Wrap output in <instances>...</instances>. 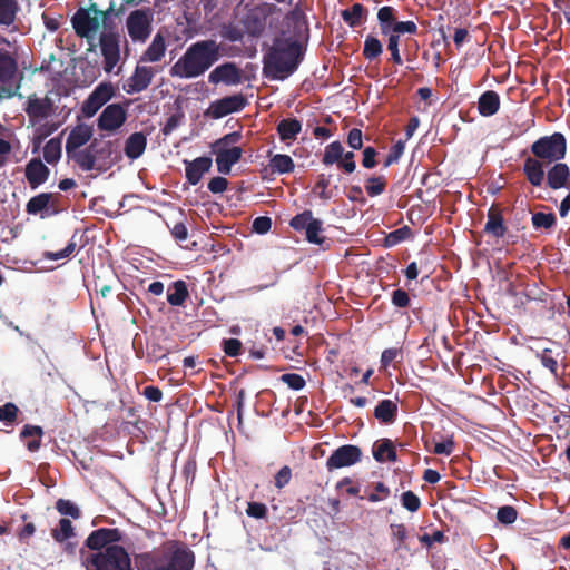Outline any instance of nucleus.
<instances>
[{
    "instance_id": "1",
    "label": "nucleus",
    "mask_w": 570,
    "mask_h": 570,
    "mask_svg": "<svg viewBox=\"0 0 570 570\" xmlns=\"http://www.w3.org/2000/svg\"><path fill=\"white\" fill-rule=\"evenodd\" d=\"M284 21L292 27V35L285 37L286 32L282 31L275 37L263 59V73L272 80H284L293 75L304 56L299 41L303 32L308 31L304 12L295 8L285 14Z\"/></svg>"
},
{
    "instance_id": "2",
    "label": "nucleus",
    "mask_w": 570,
    "mask_h": 570,
    "mask_svg": "<svg viewBox=\"0 0 570 570\" xmlns=\"http://www.w3.org/2000/svg\"><path fill=\"white\" fill-rule=\"evenodd\" d=\"M530 150L532 156L524 159L523 175L531 186L541 187L546 166L564 159L567 139L562 132L542 136L532 142Z\"/></svg>"
},
{
    "instance_id": "3",
    "label": "nucleus",
    "mask_w": 570,
    "mask_h": 570,
    "mask_svg": "<svg viewBox=\"0 0 570 570\" xmlns=\"http://www.w3.org/2000/svg\"><path fill=\"white\" fill-rule=\"evenodd\" d=\"M138 570H193L195 554L189 547L178 540H168L153 551L136 554Z\"/></svg>"
},
{
    "instance_id": "4",
    "label": "nucleus",
    "mask_w": 570,
    "mask_h": 570,
    "mask_svg": "<svg viewBox=\"0 0 570 570\" xmlns=\"http://www.w3.org/2000/svg\"><path fill=\"white\" fill-rule=\"evenodd\" d=\"M220 47L213 39L191 43L170 68V76L184 79L197 78L220 59Z\"/></svg>"
},
{
    "instance_id": "5",
    "label": "nucleus",
    "mask_w": 570,
    "mask_h": 570,
    "mask_svg": "<svg viewBox=\"0 0 570 570\" xmlns=\"http://www.w3.org/2000/svg\"><path fill=\"white\" fill-rule=\"evenodd\" d=\"M81 562L86 570H134L129 553L119 544L101 552H81Z\"/></svg>"
},
{
    "instance_id": "6",
    "label": "nucleus",
    "mask_w": 570,
    "mask_h": 570,
    "mask_svg": "<svg viewBox=\"0 0 570 570\" xmlns=\"http://www.w3.org/2000/svg\"><path fill=\"white\" fill-rule=\"evenodd\" d=\"M154 11L150 8L136 9L126 19L128 36L134 42L144 43L153 31Z\"/></svg>"
},
{
    "instance_id": "7",
    "label": "nucleus",
    "mask_w": 570,
    "mask_h": 570,
    "mask_svg": "<svg viewBox=\"0 0 570 570\" xmlns=\"http://www.w3.org/2000/svg\"><path fill=\"white\" fill-rule=\"evenodd\" d=\"M17 72V59L11 52L0 49V99L14 96L18 89V86H16Z\"/></svg>"
},
{
    "instance_id": "8",
    "label": "nucleus",
    "mask_w": 570,
    "mask_h": 570,
    "mask_svg": "<svg viewBox=\"0 0 570 570\" xmlns=\"http://www.w3.org/2000/svg\"><path fill=\"white\" fill-rule=\"evenodd\" d=\"M248 101L243 94L223 97L210 102L205 116L212 119H220L229 114L242 111Z\"/></svg>"
},
{
    "instance_id": "9",
    "label": "nucleus",
    "mask_w": 570,
    "mask_h": 570,
    "mask_svg": "<svg viewBox=\"0 0 570 570\" xmlns=\"http://www.w3.org/2000/svg\"><path fill=\"white\" fill-rule=\"evenodd\" d=\"M115 96L111 82L99 83L81 106V112L86 118L94 117L98 110Z\"/></svg>"
},
{
    "instance_id": "10",
    "label": "nucleus",
    "mask_w": 570,
    "mask_h": 570,
    "mask_svg": "<svg viewBox=\"0 0 570 570\" xmlns=\"http://www.w3.org/2000/svg\"><path fill=\"white\" fill-rule=\"evenodd\" d=\"M362 459V450L357 445L344 444L338 446L327 458L326 469L331 472L337 469L352 466Z\"/></svg>"
},
{
    "instance_id": "11",
    "label": "nucleus",
    "mask_w": 570,
    "mask_h": 570,
    "mask_svg": "<svg viewBox=\"0 0 570 570\" xmlns=\"http://www.w3.org/2000/svg\"><path fill=\"white\" fill-rule=\"evenodd\" d=\"M127 120V111L120 104L108 105L97 119V127L101 131L115 132Z\"/></svg>"
},
{
    "instance_id": "12",
    "label": "nucleus",
    "mask_w": 570,
    "mask_h": 570,
    "mask_svg": "<svg viewBox=\"0 0 570 570\" xmlns=\"http://www.w3.org/2000/svg\"><path fill=\"white\" fill-rule=\"evenodd\" d=\"M100 49L104 57V70L110 73L120 60L119 35L115 32L101 33Z\"/></svg>"
},
{
    "instance_id": "13",
    "label": "nucleus",
    "mask_w": 570,
    "mask_h": 570,
    "mask_svg": "<svg viewBox=\"0 0 570 570\" xmlns=\"http://www.w3.org/2000/svg\"><path fill=\"white\" fill-rule=\"evenodd\" d=\"M26 212L29 215L41 214V218H45L60 213V207L51 193H40L28 200Z\"/></svg>"
},
{
    "instance_id": "14",
    "label": "nucleus",
    "mask_w": 570,
    "mask_h": 570,
    "mask_svg": "<svg viewBox=\"0 0 570 570\" xmlns=\"http://www.w3.org/2000/svg\"><path fill=\"white\" fill-rule=\"evenodd\" d=\"M121 541V532L117 528H100L92 531L86 539V547L90 552H101L109 546Z\"/></svg>"
},
{
    "instance_id": "15",
    "label": "nucleus",
    "mask_w": 570,
    "mask_h": 570,
    "mask_svg": "<svg viewBox=\"0 0 570 570\" xmlns=\"http://www.w3.org/2000/svg\"><path fill=\"white\" fill-rule=\"evenodd\" d=\"M101 20L99 16L94 17L89 10L80 8L73 14L71 23L78 37L90 40L98 31Z\"/></svg>"
},
{
    "instance_id": "16",
    "label": "nucleus",
    "mask_w": 570,
    "mask_h": 570,
    "mask_svg": "<svg viewBox=\"0 0 570 570\" xmlns=\"http://www.w3.org/2000/svg\"><path fill=\"white\" fill-rule=\"evenodd\" d=\"M544 170V181L549 189H568L570 188V167L568 164L560 161L552 163Z\"/></svg>"
},
{
    "instance_id": "17",
    "label": "nucleus",
    "mask_w": 570,
    "mask_h": 570,
    "mask_svg": "<svg viewBox=\"0 0 570 570\" xmlns=\"http://www.w3.org/2000/svg\"><path fill=\"white\" fill-rule=\"evenodd\" d=\"M243 80V71L235 62H224L214 68L208 76V81L214 85L237 86Z\"/></svg>"
},
{
    "instance_id": "18",
    "label": "nucleus",
    "mask_w": 570,
    "mask_h": 570,
    "mask_svg": "<svg viewBox=\"0 0 570 570\" xmlns=\"http://www.w3.org/2000/svg\"><path fill=\"white\" fill-rule=\"evenodd\" d=\"M30 121L36 124L39 120L48 118L53 111V102L50 98H38L32 95L28 98L27 106L24 108Z\"/></svg>"
},
{
    "instance_id": "19",
    "label": "nucleus",
    "mask_w": 570,
    "mask_h": 570,
    "mask_svg": "<svg viewBox=\"0 0 570 570\" xmlns=\"http://www.w3.org/2000/svg\"><path fill=\"white\" fill-rule=\"evenodd\" d=\"M213 153L216 155V166L218 173L228 175L232 167L237 164L243 155V149L237 146L230 148L213 147Z\"/></svg>"
},
{
    "instance_id": "20",
    "label": "nucleus",
    "mask_w": 570,
    "mask_h": 570,
    "mask_svg": "<svg viewBox=\"0 0 570 570\" xmlns=\"http://www.w3.org/2000/svg\"><path fill=\"white\" fill-rule=\"evenodd\" d=\"M24 175L29 186L36 189L48 180L50 169L41 159L32 158L26 165Z\"/></svg>"
},
{
    "instance_id": "21",
    "label": "nucleus",
    "mask_w": 570,
    "mask_h": 570,
    "mask_svg": "<svg viewBox=\"0 0 570 570\" xmlns=\"http://www.w3.org/2000/svg\"><path fill=\"white\" fill-rule=\"evenodd\" d=\"M91 151H94L95 160L97 164V170L106 171L114 165L112 159V142L101 141L95 138L91 142Z\"/></svg>"
},
{
    "instance_id": "22",
    "label": "nucleus",
    "mask_w": 570,
    "mask_h": 570,
    "mask_svg": "<svg viewBox=\"0 0 570 570\" xmlns=\"http://www.w3.org/2000/svg\"><path fill=\"white\" fill-rule=\"evenodd\" d=\"M154 78V71L150 67L137 66L132 76L128 80L126 91L137 94L146 90Z\"/></svg>"
},
{
    "instance_id": "23",
    "label": "nucleus",
    "mask_w": 570,
    "mask_h": 570,
    "mask_svg": "<svg viewBox=\"0 0 570 570\" xmlns=\"http://www.w3.org/2000/svg\"><path fill=\"white\" fill-rule=\"evenodd\" d=\"M92 134V128L85 124L78 125L75 128H72L66 141V153L71 154L80 149L88 141L91 140Z\"/></svg>"
},
{
    "instance_id": "24",
    "label": "nucleus",
    "mask_w": 570,
    "mask_h": 570,
    "mask_svg": "<svg viewBox=\"0 0 570 570\" xmlns=\"http://www.w3.org/2000/svg\"><path fill=\"white\" fill-rule=\"evenodd\" d=\"M186 179L190 185H197L204 174L208 173L212 168L213 161L210 157L203 156L191 161H185Z\"/></svg>"
},
{
    "instance_id": "25",
    "label": "nucleus",
    "mask_w": 570,
    "mask_h": 570,
    "mask_svg": "<svg viewBox=\"0 0 570 570\" xmlns=\"http://www.w3.org/2000/svg\"><path fill=\"white\" fill-rule=\"evenodd\" d=\"M166 36L160 29L154 36L147 49L142 52L140 60L145 62H158L166 53Z\"/></svg>"
},
{
    "instance_id": "26",
    "label": "nucleus",
    "mask_w": 570,
    "mask_h": 570,
    "mask_svg": "<svg viewBox=\"0 0 570 570\" xmlns=\"http://www.w3.org/2000/svg\"><path fill=\"white\" fill-rule=\"evenodd\" d=\"M266 20L267 14L262 11L253 10L248 12L243 19L246 33L254 38H259L265 31Z\"/></svg>"
},
{
    "instance_id": "27",
    "label": "nucleus",
    "mask_w": 570,
    "mask_h": 570,
    "mask_svg": "<svg viewBox=\"0 0 570 570\" xmlns=\"http://www.w3.org/2000/svg\"><path fill=\"white\" fill-rule=\"evenodd\" d=\"M487 216L488 220L484 225V232L495 238L503 237L508 228L504 224L501 210L495 206H491Z\"/></svg>"
},
{
    "instance_id": "28",
    "label": "nucleus",
    "mask_w": 570,
    "mask_h": 570,
    "mask_svg": "<svg viewBox=\"0 0 570 570\" xmlns=\"http://www.w3.org/2000/svg\"><path fill=\"white\" fill-rule=\"evenodd\" d=\"M372 453L375 461L380 463L395 462L397 460L394 443L386 438L380 439L374 443Z\"/></svg>"
},
{
    "instance_id": "29",
    "label": "nucleus",
    "mask_w": 570,
    "mask_h": 570,
    "mask_svg": "<svg viewBox=\"0 0 570 570\" xmlns=\"http://www.w3.org/2000/svg\"><path fill=\"white\" fill-rule=\"evenodd\" d=\"M500 109V96L494 90L484 91L478 100L479 114L483 117H491Z\"/></svg>"
},
{
    "instance_id": "30",
    "label": "nucleus",
    "mask_w": 570,
    "mask_h": 570,
    "mask_svg": "<svg viewBox=\"0 0 570 570\" xmlns=\"http://www.w3.org/2000/svg\"><path fill=\"white\" fill-rule=\"evenodd\" d=\"M146 147V135L142 132H134L126 139L124 151L129 159L135 160L145 153Z\"/></svg>"
},
{
    "instance_id": "31",
    "label": "nucleus",
    "mask_w": 570,
    "mask_h": 570,
    "mask_svg": "<svg viewBox=\"0 0 570 570\" xmlns=\"http://www.w3.org/2000/svg\"><path fill=\"white\" fill-rule=\"evenodd\" d=\"M374 416L383 424H392L397 416V404L389 399L380 401L374 409Z\"/></svg>"
},
{
    "instance_id": "32",
    "label": "nucleus",
    "mask_w": 570,
    "mask_h": 570,
    "mask_svg": "<svg viewBox=\"0 0 570 570\" xmlns=\"http://www.w3.org/2000/svg\"><path fill=\"white\" fill-rule=\"evenodd\" d=\"M276 129L282 141H292L302 131V122L297 118H285L278 122Z\"/></svg>"
},
{
    "instance_id": "33",
    "label": "nucleus",
    "mask_w": 570,
    "mask_h": 570,
    "mask_svg": "<svg viewBox=\"0 0 570 570\" xmlns=\"http://www.w3.org/2000/svg\"><path fill=\"white\" fill-rule=\"evenodd\" d=\"M377 21L382 35L392 33V28L397 22V11L391 6H384L377 11Z\"/></svg>"
},
{
    "instance_id": "34",
    "label": "nucleus",
    "mask_w": 570,
    "mask_h": 570,
    "mask_svg": "<svg viewBox=\"0 0 570 570\" xmlns=\"http://www.w3.org/2000/svg\"><path fill=\"white\" fill-rule=\"evenodd\" d=\"M67 156L69 159L73 160L83 171L97 169V164L90 145L85 149H78L77 151L67 154Z\"/></svg>"
},
{
    "instance_id": "35",
    "label": "nucleus",
    "mask_w": 570,
    "mask_h": 570,
    "mask_svg": "<svg viewBox=\"0 0 570 570\" xmlns=\"http://www.w3.org/2000/svg\"><path fill=\"white\" fill-rule=\"evenodd\" d=\"M189 293L184 281H176L167 289V302L171 306H181L188 298Z\"/></svg>"
},
{
    "instance_id": "36",
    "label": "nucleus",
    "mask_w": 570,
    "mask_h": 570,
    "mask_svg": "<svg viewBox=\"0 0 570 570\" xmlns=\"http://www.w3.org/2000/svg\"><path fill=\"white\" fill-rule=\"evenodd\" d=\"M367 10L361 3H354L341 12L343 21L351 28L358 27L366 19Z\"/></svg>"
},
{
    "instance_id": "37",
    "label": "nucleus",
    "mask_w": 570,
    "mask_h": 570,
    "mask_svg": "<svg viewBox=\"0 0 570 570\" xmlns=\"http://www.w3.org/2000/svg\"><path fill=\"white\" fill-rule=\"evenodd\" d=\"M18 10L17 0H0V26H11L16 21Z\"/></svg>"
},
{
    "instance_id": "38",
    "label": "nucleus",
    "mask_w": 570,
    "mask_h": 570,
    "mask_svg": "<svg viewBox=\"0 0 570 570\" xmlns=\"http://www.w3.org/2000/svg\"><path fill=\"white\" fill-rule=\"evenodd\" d=\"M272 173L289 174L294 170L295 165L291 156L285 154H276L269 160Z\"/></svg>"
},
{
    "instance_id": "39",
    "label": "nucleus",
    "mask_w": 570,
    "mask_h": 570,
    "mask_svg": "<svg viewBox=\"0 0 570 570\" xmlns=\"http://www.w3.org/2000/svg\"><path fill=\"white\" fill-rule=\"evenodd\" d=\"M61 145V135L47 141L43 147V159L46 163L55 165L59 161L62 150Z\"/></svg>"
},
{
    "instance_id": "40",
    "label": "nucleus",
    "mask_w": 570,
    "mask_h": 570,
    "mask_svg": "<svg viewBox=\"0 0 570 570\" xmlns=\"http://www.w3.org/2000/svg\"><path fill=\"white\" fill-rule=\"evenodd\" d=\"M42 434H43V430L41 426L26 424L20 433V438L27 439L30 436H36V439H33L27 443V449L30 452H36L40 449Z\"/></svg>"
},
{
    "instance_id": "41",
    "label": "nucleus",
    "mask_w": 570,
    "mask_h": 570,
    "mask_svg": "<svg viewBox=\"0 0 570 570\" xmlns=\"http://www.w3.org/2000/svg\"><path fill=\"white\" fill-rule=\"evenodd\" d=\"M343 153H344V148H343L342 144L337 140L333 141L325 147L322 163L325 166H331L333 164L338 165L341 158L343 157Z\"/></svg>"
},
{
    "instance_id": "42",
    "label": "nucleus",
    "mask_w": 570,
    "mask_h": 570,
    "mask_svg": "<svg viewBox=\"0 0 570 570\" xmlns=\"http://www.w3.org/2000/svg\"><path fill=\"white\" fill-rule=\"evenodd\" d=\"M382 52L383 46L381 41L376 37L368 35L364 41L363 57L372 61L379 58Z\"/></svg>"
},
{
    "instance_id": "43",
    "label": "nucleus",
    "mask_w": 570,
    "mask_h": 570,
    "mask_svg": "<svg viewBox=\"0 0 570 570\" xmlns=\"http://www.w3.org/2000/svg\"><path fill=\"white\" fill-rule=\"evenodd\" d=\"M52 538L57 542H63L75 535V529L69 519L62 518L59 521V527L52 529L51 531Z\"/></svg>"
},
{
    "instance_id": "44",
    "label": "nucleus",
    "mask_w": 570,
    "mask_h": 570,
    "mask_svg": "<svg viewBox=\"0 0 570 570\" xmlns=\"http://www.w3.org/2000/svg\"><path fill=\"white\" fill-rule=\"evenodd\" d=\"M532 226L534 229H551L557 224V217L553 213L538 212L532 215Z\"/></svg>"
},
{
    "instance_id": "45",
    "label": "nucleus",
    "mask_w": 570,
    "mask_h": 570,
    "mask_svg": "<svg viewBox=\"0 0 570 570\" xmlns=\"http://www.w3.org/2000/svg\"><path fill=\"white\" fill-rule=\"evenodd\" d=\"M386 185L385 176H371L366 179L365 190L370 197H375L385 191Z\"/></svg>"
},
{
    "instance_id": "46",
    "label": "nucleus",
    "mask_w": 570,
    "mask_h": 570,
    "mask_svg": "<svg viewBox=\"0 0 570 570\" xmlns=\"http://www.w3.org/2000/svg\"><path fill=\"white\" fill-rule=\"evenodd\" d=\"M76 236H77V232L72 235L70 242L63 249L58 250V252H45L43 257L47 259H50V261H59L62 258L70 257L71 255H73L76 247H77V243L75 240Z\"/></svg>"
},
{
    "instance_id": "47",
    "label": "nucleus",
    "mask_w": 570,
    "mask_h": 570,
    "mask_svg": "<svg viewBox=\"0 0 570 570\" xmlns=\"http://www.w3.org/2000/svg\"><path fill=\"white\" fill-rule=\"evenodd\" d=\"M315 219L311 210H304L291 219L289 226L297 232L306 230Z\"/></svg>"
},
{
    "instance_id": "48",
    "label": "nucleus",
    "mask_w": 570,
    "mask_h": 570,
    "mask_svg": "<svg viewBox=\"0 0 570 570\" xmlns=\"http://www.w3.org/2000/svg\"><path fill=\"white\" fill-rule=\"evenodd\" d=\"M18 413V406L12 402H8L0 406V422H3L6 425H11L16 422Z\"/></svg>"
},
{
    "instance_id": "49",
    "label": "nucleus",
    "mask_w": 570,
    "mask_h": 570,
    "mask_svg": "<svg viewBox=\"0 0 570 570\" xmlns=\"http://www.w3.org/2000/svg\"><path fill=\"white\" fill-rule=\"evenodd\" d=\"M56 509L61 515H69L73 519H79L81 515L79 508L70 500L59 499L56 502Z\"/></svg>"
},
{
    "instance_id": "50",
    "label": "nucleus",
    "mask_w": 570,
    "mask_h": 570,
    "mask_svg": "<svg viewBox=\"0 0 570 570\" xmlns=\"http://www.w3.org/2000/svg\"><path fill=\"white\" fill-rule=\"evenodd\" d=\"M410 235H411L410 227L403 226L401 228H397V229L391 232L385 237V240H384L385 246L393 247V246L400 244L401 242L405 240L406 238H409Z\"/></svg>"
},
{
    "instance_id": "51",
    "label": "nucleus",
    "mask_w": 570,
    "mask_h": 570,
    "mask_svg": "<svg viewBox=\"0 0 570 570\" xmlns=\"http://www.w3.org/2000/svg\"><path fill=\"white\" fill-rule=\"evenodd\" d=\"M322 222L320 219L312 220L309 227L305 230L306 239L308 243L322 245L324 237L321 236Z\"/></svg>"
},
{
    "instance_id": "52",
    "label": "nucleus",
    "mask_w": 570,
    "mask_h": 570,
    "mask_svg": "<svg viewBox=\"0 0 570 570\" xmlns=\"http://www.w3.org/2000/svg\"><path fill=\"white\" fill-rule=\"evenodd\" d=\"M405 142L403 140L396 141L390 149L387 156L383 161V167L387 168L391 165L397 163L404 153Z\"/></svg>"
},
{
    "instance_id": "53",
    "label": "nucleus",
    "mask_w": 570,
    "mask_h": 570,
    "mask_svg": "<svg viewBox=\"0 0 570 570\" xmlns=\"http://www.w3.org/2000/svg\"><path fill=\"white\" fill-rule=\"evenodd\" d=\"M279 380L294 391H301L306 385L305 379L296 373L283 374Z\"/></svg>"
},
{
    "instance_id": "54",
    "label": "nucleus",
    "mask_w": 570,
    "mask_h": 570,
    "mask_svg": "<svg viewBox=\"0 0 570 570\" xmlns=\"http://www.w3.org/2000/svg\"><path fill=\"white\" fill-rule=\"evenodd\" d=\"M401 503L410 512H416L421 507L420 498L411 490L402 493Z\"/></svg>"
},
{
    "instance_id": "55",
    "label": "nucleus",
    "mask_w": 570,
    "mask_h": 570,
    "mask_svg": "<svg viewBox=\"0 0 570 570\" xmlns=\"http://www.w3.org/2000/svg\"><path fill=\"white\" fill-rule=\"evenodd\" d=\"M518 518V512L512 505H503L498 509L497 519L502 524H512Z\"/></svg>"
},
{
    "instance_id": "56",
    "label": "nucleus",
    "mask_w": 570,
    "mask_h": 570,
    "mask_svg": "<svg viewBox=\"0 0 570 570\" xmlns=\"http://www.w3.org/2000/svg\"><path fill=\"white\" fill-rule=\"evenodd\" d=\"M387 36V50L391 52V59L395 65H402L403 60L399 50V35L390 33Z\"/></svg>"
},
{
    "instance_id": "57",
    "label": "nucleus",
    "mask_w": 570,
    "mask_h": 570,
    "mask_svg": "<svg viewBox=\"0 0 570 570\" xmlns=\"http://www.w3.org/2000/svg\"><path fill=\"white\" fill-rule=\"evenodd\" d=\"M330 186V177H326L324 174L318 175V179L313 188L314 193H317L318 197L323 200H328L332 197V194L328 191Z\"/></svg>"
},
{
    "instance_id": "58",
    "label": "nucleus",
    "mask_w": 570,
    "mask_h": 570,
    "mask_svg": "<svg viewBox=\"0 0 570 570\" xmlns=\"http://www.w3.org/2000/svg\"><path fill=\"white\" fill-rule=\"evenodd\" d=\"M392 537L397 541L395 546V550H401L405 548V540L407 538V530L403 523L400 524H391Z\"/></svg>"
},
{
    "instance_id": "59",
    "label": "nucleus",
    "mask_w": 570,
    "mask_h": 570,
    "mask_svg": "<svg viewBox=\"0 0 570 570\" xmlns=\"http://www.w3.org/2000/svg\"><path fill=\"white\" fill-rule=\"evenodd\" d=\"M455 449V442L453 440V436H448L445 440L441 442H435L433 448L434 454H443V455H451Z\"/></svg>"
},
{
    "instance_id": "60",
    "label": "nucleus",
    "mask_w": 570,
    "mask_h": 570,
    "mask_svg": "<svg viewBox=\"0 0 570 570\" xmlns=\"http://www.w3.org/2000/svg\"><path fill=\"white\" fill-rule=\"evenodd\" d=\"M338 169L343 170L345 174H352L356 169L355 155L353 151H344L343 157L341 158L338 165Z\"/></svg>"
},
{
    "instance_id": "61",
    "label": "nucleus",
    "mask_w": 570,
    "mask_h": 570,
    "mask_svg": "<svg viewBox=\"0 0 570 570\" xmlns=\"http://www.w3.org/2000/svg\"><path fill=\"white\" fill-rule=\"evenodd\" d=\"M242 139L240 131H233L229 134H226L222 138L217 139L213 147L217 148H230L232 145L237 144Z\"/></svg>"
},
{
    "instance_id": "62",
    "label": "nucleus",
    "mask_w": 570,
    "mask_h": 570,
    "mask_svg": "<svg viewBox=\"0 0 570 570\" xmlns=\"http://www.w3.org/2000/svg\"><path fill=\"white\" fill-rule=\"evenodd\" d=\"M541 364L548 368L551 373L556 374L558 368V361L554 358L552 350L544 348L539 355Z\"/></svg>"
},
{
    "instance_id": "63",
    "label": "nucleus",
    "mask_w": 570,
    "mask_h": 570,
    "mask_svg": "<svg viewBox=\"0 0 570 570\" xmlns=\"http://www.w3.org/2000/svg\"><path fill=\"white\" fill-rule=\"evenodd\" d=\"M223 351L230 357H236L242 352V342L238 338H227L223 341Z\"/></svg>"
},
{
    "instance_id": "64",
    "label": "nucleus",
    "mask_w": 570,
    "mask_h": 570,
    "mask_svg": "<svg viewBox=\"0 0 570 570\" xmlns=\"http://www.w3.org/2000/svg\"><path fill=\"white\" fill-rule=\"evenodd\" d=\"M246 513L248 517L255 519H264L267 515V507L261 502H249L247 504Z\"/></svg>"
}]
</instances>
